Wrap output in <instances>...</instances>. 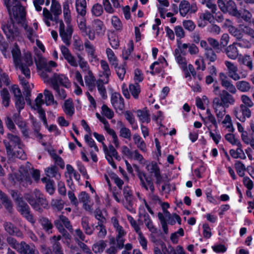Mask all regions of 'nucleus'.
<instances>
[{
  "label": "nucleus",
  "mask_w": 254,
  "mask_h": 254,
  "mask_svg": "<svg viewBox=\"0 0 254 254\" xmlns=\"http://www.w3.org/2000/svg\"><path fill=\"white\" fill-rule=\"evenodd\" d=\"M5 3L9 14V19L6 22L2 23L1 29L6 38L13 40L19 37L20 31L14 24V20L19 24L18 20L21 18V11H23V6L19 1H15V5L10 8L9 1L5 0Z\"/></svg>",
  "instance_id": "f257e3e1"
},
{
  "label": "nucleus",
  "mask_w": 254,
  "mask_h": 254,
  "mask_svg": "<svg viewBox=\"0 0 254 254\" xmlns=\"http://www.w3.org/2000/svg\"><path fill=\"white\" fill-rule=\"evenodd\" d=\"M235 102L234 97L225 90H222L219 97L213 99L212 107L218 122H220L225 115L226 108L234 105Z\"/></svg>",
  "instance_id": "f03ea898"
},
{
  "label": "nucleus",
  "mask_w": 254,
  "mask_h": 254,
  "mask_svg": "<svg viewBox=\"0 0 254 254\" xmlns=\"http://www.w3.org/2000/svg\"><path fill=\"white\" fill-rule=\"evenodd\" d=\"M13 62L16 68L20 70L27 79L30 78V70L29 67L32 65L31 56L26 54L21 59L20 48L17 43H15L11 50Z\"/></svg>",
  "instance_id": "7ed1b4c3"
},
{
  "label": "nucleus",
  "mask_w": 254,
  "mask_h": 254,
  "mask_svg": "<svg viewBox=\"0 0 254 254\" xmlns=\"http://www.w3.org/2000/svg\"><path fill=\"white\" fill-rule=\"evenodd\" d=\"M63 14L64 21L67 25L65 29V26L62 20L59 22V33L64 43L66 45L70 44V41L73 32V29L70 24L71 15L69 5L68 2H65L63 4Z\"/></svg>",
  "instance_id": "20e7f679"
},
{
  "label": "nucleus",
  "mask_w": 254,
  "mask_h": 254,
  "mask_svg": "<svg viewBox=\"0 0 254 254\" xmlns=\"http://www.w3.org/2000/svg\"><path fill=\"white\" fill-rule=\"evenodd\" d=\"M23 197L36 211L42 212V208H45L48 206V201L44 198L43 194L37 189L33 193H24Z\"/></svg>",
  "instance_id": "39448f33"
},
{
  "label": "nucleus",
  "mask_w": 254,
  "mask_h": 254,
  "mask_svg": "<svg viewBox=\"0 0 254 254\" xmlns=\"http://www.w3.org/2000/svg\"><path fill=\"white\" fill-rule=\"evenodd\" d=\"M36 65L38 72L44 79V82L49 83V79L51 77H50L49 73L52 72L53 67L57 66L56 63L52 61L47 63L45 59L39 58L36 62Z\"/></svg>",
  "instance_id": "423d86ee"
},
{
  "label": "nucleus",
  "mask_w": 254,
  "mask_h": 254,
  "mask_svg": "<svg viewBox=\"0 0 254 254\" xmlns=\"http://www.w3.org/2000/svg\"><path fill=\"white\" fill-rule=\"evenodd\" d=\"M17 199V209L23 217L32 224H35L36 220L32 214L30 208L23 198Z\"/></svg>",
  "instance_id": "0eeeda50"
},
{
  "label": "nucleus",
  "mask_w": 254,
  "mask_h": 254,
  "mask_svg": "<svg viewBox=\"0 0 254 254\" xmlns=\"http://www.w3.org/2000/svg\"><path fill=\"white\" fill-rule=\"evenodd\" d=\"M7 139L3 140L7 155H11L12 151L16 149L18 146H23V144L19 138L16 135L10 133L7 134Z\"/></svg>",
  "instance_id": "6e6552de"
},
{
  "label": "nucleus",
  "mask_w": 254,
  "mask_h": 254,
  "mask_svg": "<svg viewBox=\"0 0 254 254\" xmlns=\"http://www.w3.org/2000/svg\"><path fill=\"white\" fill-rule=\"evenodd\" d=\"M123 192L125 199L123 202L124 206L130 212L135 213V210L133 206L134 198L132 190L128 186H126L124 188Z\"/></svg>",
  "instance_id": "1a4fd4ad"
},
{
  "label": "nucleus",
  "mask_w": 254,
  "mask_h": 254,
  "mask_svg": "<svg viewBox=\"0 0 254 254\" xmlns=\"http://www.w3.org/2000/svg\"><path fill=\"white\" fill-rule=\"evenodd\" d=\"M49 83H51L52 87L64 86L66 88L70 87V82L68 78L64 74H59L55 73L49 79Z\"/></svg>",
  "instance_id": "9d476101"
},
{
  "label": "nucleus",
  "mask_w": 254,
  "mask_h": 254,
  "mask_svg": "<svg viewBox=\"0 0 254 254\" xmlns=\"http://www.w3.org/2000/svg\"><path fill=\"white\" fill-rule=\"evenodd\" d=\"M26 12L24 7L23 11H21V18L18 20L19 24L21 25L26 31V34L28 39L32 42H34L36 37V32L30 27H28L25 18Z\"/></svg>",
  "instance_id": "9b49d317"
},
{
  "label": "nucleus",
  "mask_w": 254,
  "mask_h": 254,
  "mask_svg": "<svg viewBox=\"0 0 254 254\" xmlns=\"http://www.w3.org/2000/svg\"><path fill=\"white\" fill-rule=\"evenodd\" d=\"M233 113L235 117L241 122H244L246 118L251 116V111L250 109L244 105H240L239 107L234 109Z\"/></svg>",
  "instance_id": "f8f14e48"
},
{
  "label": "nucleus",
  "mask_w": 254,
  "mask_h": 254,
  "mask_svg": "<svg viewBox=\"0 0 254 254\" xmlns=\"http://www.w3.org/2000/svg\"><path fill=\"white\" fill-rule=\"evenodd\" d=\"M219 77L222 86L225 88L224 90L233 94L237 93L235 86L233 84L226 73L222 72H220L219 74Z\"/></svg>",
  "instance_id": "ddd939ff"
},
{
  "label": "nucleus",
  "mask_w": 254,
  "mask_h": 254,
  "mask_svg": "<svg viewBox=\"0 0 254 254\" xmlns=\"http://www.w3.org/2000/svg\"><path fill=\"white\" fill-rule=\"evenodd\" d=\"M137 176L140 180L142 187L144 188L146 190H148L149 188L151 192H155V187L151 178L147 176L146 174L142 171H139Z\"/></svg>",
  "instance_id": "4468645a"
},
{
  "label": "nucleus",
  "mask_w": 254,
  "mask_h": 254,
  "mask_svg": "<svg viewBox=\"0 0 254 254\" xmlns=\"http://www.w3.org/2000/svg\"><path fill=\"white\" fill-rule=\"evenodd\" d=\"M224 64L227 69V76L235 81L239 80L241 76L238 73L237 65L229 61H225Z\"/></svg>",
  "instance_id": "2eb2a0df"
},
{
  "label": "nucleus",
  "mask_w": 254,
  "mask_h": 254,
  "mask_svg": "<svg viewBox=\"0 0 254 254\" xmlns=\"http://www.w3.org/2000/svg\"><path fill=\"white\" fill-rule=\"evenodd\" d=\"M77 57L78 59V62L76 61L75 57L71 54L68 57H65V59L68 62V63L72 66L77 67L79 64L80 68L82 69H86L87 67V62L84 60L80 54H77Z\"/></svg>",
  "instance_id": "dca6fc26"
},
{
  "label": "nucleus",
  "mask_w": 254,
  "mask_h": 254,
  "mask_svg": "<svg viewBox=\"0 0 254 254\" xmlns=\"http://www.w3.org/2000/svg\"><path fill=\"white\" fill-rule=\"evenodd\" d=\"M111 102L116 112L123 111L125 108L124 100L120 93H113L111 96Z\"/></svg>",
  "instance_id": "f3484780"
},
{
  "label": "nucleus",
  "mask_w": 254,
  "mask_h": 254,
  "mask_svg": "<svg viewBox=\"0 0 254 254\" xmlns=\"http://www.w3.org/2000/svg\"><path fill=\"white\" fill-rule=\"evenodd\" d=\"M92 29L98 36L104 35L106 29L103 22L99 19H95L92 22Z\"/></svg>",
  "instance_id": "a211bd4d"
},
{
  "label": "nucleus",
  "mask_w": 254,
  "mask_h": 254,
  "mask_svg": "<svg viewBox=\"0 0 254 254\" xmlns=\"http://www.w3.org/2000/svg\"><path fill=\"white\" fill-rule=\"evenodd\" d=\"M4 230L9 235L16 236L18 237H21L23 235L22 233L18 228L14 226V225L9 222H5L3 224Z\"/></svg>",
  "instance_id": "6ab92c4d"
},
{
  "label": "nucleus",
  "mask_w": 254,
  "mask_h": 254,
  "mask_svg": "<svg viewBox=\"0 0 254 254\" xmlns=\"http://www.w3.org/2000/svg\"><path fill=\"white\" fill-rule=\"evenodd\" d=\"M226 13H229L230 15L237 18H240L241 13L238 10L236 4L232 0L227 1Z\"/></svg>",
  "instance_id": "aec40b11"
},
{
  "label": "nucleus",
  "mask_w": 254,
  "mask_h": 254,
  "mask_svg": "<svg viewBox=\"0 0 254 254\" xmlns=\"http://www.w3.org/2000/svg\"><path fill=\"white\" fill-rule=\"evenodd\" d=\"M55 225L57 224L63 225L64 227L66 228L70 232H73L72 226L69 219L63 215H59L58 218L54 221Z\"/></svg>",
  "instance_id": "412c9836"
},
{
  "label": "nucleus",
  "mask_w": 254,
  "mask_h": 254,
  "mask_svg": "<svg viewBox=\"0 0 254 254\" xmlns=\"http://www.w3.org/2000/svg\"><path fill=\"white\" fill-rule=\"evenodd\" d=\"M139 216L143 217L145 225L151 233L153 234L157 233V229L154 226L153 222L147 213L144 212L143 214L140 213Z\"/></svg>",
  "instance_id": "4be33fe9"
},
{
  "label": "nucleus",
  "mask_w": 254,
  "mask_h": 254,
  "mask_svg": "<svg viewBox=\"0 0 254 254\" xmlns=\"http://www.w3.org/2000/svg\"><path fill=\"white\" fill-rule=\"evenodd\" d=\"M18 252L21 254H39L34 245H29L24 242H21V247Z\"/></svg>",
  "instance_id": "5701e85b"
},
{
  "label": "nucleus",
  "mask_w": 254,
  "mask_h": 254,
  "mask_svg": "<svg viewBox=\"0 0 254 254\" xmlns=\"http://www.w3.org/2000/svg\"><path fill=\"white\" fill-rule=\"evenodd\" d=\"M238 62L240 65L246 66L249 71H252L253 70L254 65L253 59L250 55H244L243 56L239 58Z\"/></svg>",
  "instance_id": "b1692460"
},
{
  "label": "nucleus",
  "mask_w": 254,
  "mask_h": 254,
  "mask_svg": "<svg viewBox=\"0 0 254 254\" xmlns=\"http://www.w3.org/2000/svg\"><path fill=\"white\" fill-rule=\"evenodd\" d=\"M100 63L102 70V74L100 76L101 77H105V82L108 83L109 81V77L111 75V71L109 64L107 62L104 60H101Z\"/></svg>",
  "instance_id": "393cba45"
},
{
  "label": "nucleus",
  "mask_w": 254,
  "mask_h": 254,
  "mask_svg": "<svg viewBox=\"0 0 254 254\" xmlns=\"http://www.w3.org/2000/svg\"><path fill=\"white\" fill-rule=\"evenodd\" d=\"M235 44L230 45L225 49L227 56L230 59L236 60L239 56V51Z\"/></svg>",
  "instance_id": "a878e982"
},
{
  "label": "nucleus",
  "mask_w": 254,
  "mask_h": 254,
  "mask_svg": "<svg viewBox=\"0 0 254 254\" xmlns=\"http://www.w3.org/2000/svg\"><path fill=\"white\" fill-rule=\"evenodd\" d=\"M11 155H7L9 159L17 158L22 160L26 158V155L22 149V146H18L16 149L12 151Z\"/></svg>",
  "instance_id": "bb28decb"
},
{
  "label": "nucleus",
  "mask_w": 254,
  "mask_h": 254,
  "mask_svg": "<svg viewBox=\"0 0 254 254\" xmlns=\"http://www.w3.org/2000/svg\"><path fill=\"white\" fill-rule=\"evenodd\" d=\"M39 222L43 229L48 233H52V229L53 228V224L51 220L44 217L39 218Z\"/></svg>",
  "instance_id": "cd10ccee"
},
{
  "label": "nucleus",
  "mask_w": 254,
  "mask_h": 254,
  "mask_svg": "<svg viewBox=\"0 0 254 254\" xmlns=\"http://www.w3.org/2000/svg\"><path fill=\"white\" fill-rule=\"evenodd\" d=\"M64 111L67 115L72 116L74 113V107L71 99L66 100L63 107Z\"/></svg>",
  "instance_id": "c85d7f7f"
},
{
  "label": "nucleus",
  "mask_w": 254,
  "mask_h": 254,
  "mask_svg": "<svg viewBox=\"0 0 254 254\" xmlns=\"http://www.w3.org/2000/svg\"><path fill=\"white\" fill-rule=\"evenodd\" d=\"M236 90L238 89L241 92H248L251 89L250 83L246 80H238L235 84Z\"/></svg>",
  "instance_id": "c756f323"
},
{
  "label": "nucleus",
  "mask_w": 254,
  "mask_h": 254,
  "mask_svg": "<svg viewBox=\"0 0 254 254\" xmlns=\"http://www.w3.org/2000/svg\"><path fill=\"white\" fill-rule=\"evenodd\" d=\"M205 59L211 63H214L217 60V55L212 48H210L204 51Z\"/></svg>",
  "instance_id": "7c9ffc66"
},
{
  "label": "nucleus",
  "mask_w": 254,
  "mask_h": 254,
  "mask_svg": "<svg viewBox=\"0 0 254 254\" xmlns=\"http://www.w3.org/2000/svg\"><path fill=\"white\" fill-rule=\"evenodd\" d=\"M133 139L134 144L139 149L143 152L146 151V144L138 134L135 133L133 136Z\"/></svg>",
  "instance_id": "2f4dec72"
},
{
  "label": "nucleus",
  "mask_w": 254,
  "mask_h": 254,
  "mask_svg": "<svg viewBox=\"0 0 254 254\" xmlns=\"http://www.w3.org/2000/svg\"><path fill=\"white\" fill-rule=\"evenodd\" d=\"M145 168L151 175H153L154 176L161 173L159 166L157 163L154 161L147 164Z\"/></svg>",
  "instance_id": "473e14b6"
},
{
  "label": "nucleus",
  "mask_w": 254,
  "mask_h": 254,
  "mask_svg": "<svg viewBox=\"0 0 254 254\" xmlns=\"http://www.w3.org/2000/svg\"><path fill=\"white\" fill-rule=\"evenodd\" d=\"M46 175L50 178H55L59 180L61 178V175L58 172V168L55 166H51L45 170Z\"/></svg>",
  "instance_id": "72a5a7b5"
},
{
  "label": "nucleus",
  "mask_w": 254,
  "mask_h": 254,
  "mask_svg": "<svg viewBox=\"0 0 254 254\" xmlns=\"http://www.w3.org/2000/svg\"><path fill=\"white\" fill-rule=\"evenodd\" d=\"M84 80L86 85L90 91H92L95 87V79L91 71H89L88 75L84 77Z\"/></svg>",
  "instance_id": "f704fd0d"
},
{
  "label": "nucleus",
  "mask_w": 254,
  "mask_h": 254,
  "mask_svg": "<svg viewBox=\"0 0 254 254\" xmlns=\"http://www.w3.org/2000/svg\"><path fill=\"white\" fill-rule=\"evenodd\" d=\"M2 104L5 107H8L10 101V96L6 88L2 89L0 92Z\"/></svg>",
  "instance_id": "c9c22d12"
},
{
  "label": "nucleus",
  "mask_w": 254,
  "mask_h": 254,
  "mask_svg": "<svg viewBox=\"0 0 254 254\" xmlns=\"http://www.w3.org/2000/svg\"><path fill=\"white\" fill-rule=\"evenodd\" d=\"M118 124L121 126L120 136L121 137L130 140L131 136V131L129 128L126 127L121 121H119Z\"/></svg>",
  "instance_id": "e433bc0d"
},
{
  "label": "nucleus",
  "mask_w": 254,
  "mask_h": 254,
  "mask_svg": "<svg viewBox=\"0 0 254 254\" xmlns=\"http://www.w3.org/2000/svg\"><path fill=\"white\" fill-rule=\"evenodd\" d=\"M104 128L107 132L112 137L113 142L116 147L118 148L120 146V143L116 132L110 127L109 123L104 126Z\"/></svg>",
  "instance_id": "4c0bfd02"
},
{
  "label": "nucleus",
  "mask_w": 254,
  "mask_h": 254,
  "mask_svg": "<svg viewBox=\"0 0 254 254\" xmlns=\"http://www.w3.org/2000/svg\"><path fill=\"white\" fill-rule=\"evenodd\" d=\"M0 198L1 200L2 203L4 207L9 212H11L12 209V204L11 200L7 196L0 190Z\"/></svg>",
  "instance_id": "58836bf2"
},
{
  "label": "nucleus",
  "mask_w": 254,
  "mask_h": 254,
  "mask_svg": "<svg viewBox=\"0 0 254 254\" xmlns=\"http://www.w3.org/2000/svg\"><path fill=\"white\" fill-rule=\"evenodd\" d=\"M84 45L87 54L92 58L95 59L96 56L95 55V49L94 46L88 39L85 40Z\"/></svg>",
  "instance_id": "ea45409f"
},
{
  "label": "nucleus",
  "mask_w": 254,
  "mask_h": 254,
  "mask_svg": "<svg viewBox=\"0 0 254 254\" xmlns=\"http://www.w3.org/2000/svg\"><path fill=\"white\" fill-rule=\"evenodd\" d=\"M51 11L55 16H59L62 13L61 6L60 3L56 0H52V4L51 6Z\"/></svg>",
  "instance_id": "a19ab883"
},
{
  "label": "nucleus",
  "mask_w": 254,
  "mask_h": 254,
  "mask_svg": "<svg viewBox=\"0 0 254 254\" xmlns=\"http://www.w3.org/2000/svg\"><path fill=\"white\" fill-rule=\"evenodd\" d=\"M190 10V3L187 0H183L179 4V11L180 14L184 17Z\"/></svg>",
  "instance_id": "79ce46f5"
},
{
  "label": "nucleus",
  "mask_w": 254,
  "mask_h": 254,
  "mask_svg": "<svg viewBox=\"0 0 254 254\" xmlns=\"http://www.w3.org/2000/svg\"><path fill=\"white\" fill-rule=\"evenodd\" d=\"M106 246V242L103 240H100L93 244L92 250L96 254L101 253L103 252Z\"/></svg>",
  "instance_id": "37998d69"
},
{
  "label": "nucleus",
  "mask_w": 254,
  "mask_h": 254,
  "mask_svg": "<svg viewBox=\"0 0 254 254\" xmlns=\"http://www.w3.org/2000/svg\"><path fill=\"white\" fill-rule=\"evenodd\" d=\"M129 90L134 99H137L138 98V95L141 90L140 85L137 83L130 84L129 85Z\"/></svg>",
  "instance_id": "c03bdc74"
},
{
  "label": "nucleus",
  "mask_w": 254,
  "mask_h": 254,
  "mask_svg": "<svg viewBox=\"0 0 254 254\" xmlns=\"http://www.w3.org/2000/svg\"><path fill=\"white\" fill-rule=\"evenodd\" d=\"M95 218L98 220L97 225L104 224L106 223V219L103 216L101 210L97 208L94 212Z\"/></svg>",
  "instance_id": "a18cd8bd"
},
{
  "label": "nucleus",
  "mask_w": 254,
  "mask_h": 254,
  "mask_svg": "<svg viewBox=\"0 0 254 254\" xmlns=\"http://www.w3.org/2000/svg\"><path fill=\"white\" fill-rule=\"evenodd\" d=\"M44 94L45 96V103L47 105L49 106L55 103L54 96L51 91L48 89H45Z\"/></svg>",
  "instance_id": "49530a36"
},
{
  "label": "nucleus",
  "mask_w": 254,
  "mask_h": 254,
  "mask_svg": "<svg viewBox=\"0 0 254 254\" xmlns=\"http://www.w3.org/2000/svg\"><path fill=\"white\" fill-rule=\"evenodd\" d=\"M137 116L139 118L140 121L143 123H149L150 119L149 115L146 111L138 110L136 112Z\"/></svg>",
  "instance_id": "de8ad7c7"
},
{
  "label": "nucleus",
  "mask_w": 254,
  "mask_h": 254,
  "mask_svg": "<svg viewBox=\"0 0 254 254\" xmlns=\"http://www.w3.org/2000/svg\"><path fill=\"white\" fill-rule=\"evenodd\" d=\"M228 31L232 36L236 38L237 41L244 37L242 31L234 26H230Z\"/></svg>",
  "instance_id": "09e8293b"
},
{
  "label": "nucleus",
  "mask_w": 254,
  "mask_h": 254,
  "mask_svg": "<svg viewBox=\"0 0 254 254\" xmlns=\"http://www.w3.org/2000/svg\"><path fill=\"white\" fill-rule=\"evenodd\" d=\"M106 53L108 59V60L112 65L118 64L117 58L116 57L113 51L110 48H107Z\"/></svg>",
  "instance_id": "8fccbe9b"
},
{
  "label": "nucleus",
  "mask_w": 254,
  "mask_h": 254,
  "mask_svg": "<svg viewBox=\"0 0 254 254\" xmlns=\"http://www.w3.org/2000/svg\"><path fill=\"white\" fill-rule=\"evenodd\" d=\"M127 220L129 222L131 227L134 229L136 233L138 234H140V233L142 232L140 231V228L137 223L136 220H135L133 218L129 215H127Z\"/></svg>",
  "instance_id": "3c124183"
},
{
  "label": "nucleus",
  "mask_w": 254,
  "mask_h": 254,
  "mask_svg": "<svg viewBox=\"0 0 254 254\" xmlns=\"http://www.w3.org/2000/svg\"><path fill=\"white\" fill-rule=\"evenodd\" d=\"M207 41L209 46L213 49H215L217 53L219 52L218 50H221L220 44L217 40L211 37H208L207 39Z\"/></svg>",
  "instance_id": "603ef678"
},
{
  "label": "nucleus",
  "mask_w": 254,
  "mask_h": 254,
  "mask_svg": "<svg viewBox=\"0 0 254 254\" xmlns=\"http://www.w3.org/2000/svg\"><path fill=\"white\" fill-rule=\"evenodd\" d=\"M7 243L13 249L16 250L17 252L21 247V242L19 244L17 241L11 237H8L6 239Z\"/></svg>",
  "instance_id": "864d4df0"
},
{
  "label": "nucleus",
  "mask_w": 254,
  "mask_h": 254,
  "mask_svg": "<svg viewBox=\"0 0 254 254\" xmlns=\"http://www.w3.org/2000/svg\"><path fill=\"white\" fill-rule=\"evenodd\" d=\"M108 39L111 47L115 49H118L119 46V41L117 36L112 34L111 36H109Z\"/></svg>",
  "instance_id": "5fc2aeb1"
},
{
  "label": "nucleus",
  "mask_w": 254,
  "mask_h": 254,
  "mask_svg": "<svg viewBox=\"0 0 254 254\" xmlns=\"http://www.w3.org/2000/svg\"><path fill=\"white\" fill-rule=\"evenodd\" d=\"M104 84H106L105 82V79H98L97 81V86L98 88V90L100 93V94L102 96H104L106 93V90L105 86H104Z\"/></svg>",
  "instance_id": "6e6d98bb"
},
{
  "label": "nucleus",
  "mask_w": 254,
  "mask_h": 254,
  "mask_svg": "<svg viewBox=\"0 0 254 254\" xmlns=\"http://www.w3.org/2000/svg\"><path fill=\"white\" fill-rule=\"evenodd\" d=\"M91 12L95 16H100L103 12L102 6L99 3L95 4L92 6Z\"/></svg>",
  "instance_id": "4d7b16f0"
},
{
  "label": "nucleus",
  "mask_w": 254,
  "mask_h": 254,
  "mask_svg": "<svg viewBox=\"0 0 254 254\" xmlns=\"http://www.w3.org/2000/svg\"><path fill=\"white\" fill-rule=\"evenodd\" d=\"M51 204L52 206L57 211H60L64 208V203L62 199H52Z\"/></svg>",
  "instance_id": "13d9d810"
},
{
  "label": "nucleus",
  "mask_w": 254,
  "mask_h": 254,
  "mask_svg": "<svg viewBox=\"0 0 254 254\" xmlns=\"http://www.w3.org/2000/svg\"><path fill=\"white\" fill-rule=\"evenodd\" d=\"M95 229L99 230L97 233V237L99 238H103L106 236L107 230L104 224L97 225L95 226Z\"/></svg>",
  "instance_id": "bf43d9fd"
},
{
  "label": "nucleus",
  "mask_w": 254,
  "mask_h": 254,
  "mask_svg": "<svg viewBox=\"0 0 254 254\" xmlns=\"http://www.w3.org/2000/svg\"><path fill=\"white\" fill-rule=\"evenodd\" d=\"M101 109L102 114H104L108 119H111L113 118L114 115L113 111L106 105H103Z\"/></svg>",
  "instance_id": "052dcab7"
},
{
  "label": "nucleus",
  "mask_w": 254,
  "mask_h": 254,
  "mask_svg": "<svg viewBox=\"0 0 254 254\" xmlns=\"http://www.w3.org/2000/svg\"><path fill=\"white\" fill-rule=\"evenodd\" d=\"M8 47V43L5 41L2 35L0 33V50L4 56H5Z\"/></svg>",
  "instance_id": "680f3d73"
},
{
  "label": "nucleus",
  "mask_w": 254,
  "mask_h": 254,
  "mask_svg": "<svg viewBox=\"0 0 254 254\" xmlns=\"http://www.w3.org/2000/svg\"><path fill=\"white\" fill-rule=\"evenodd\" d=\"M105 155H109L110 156L114 157L116 159L119 160L120 157L118 154L117 151L116 150L115 147L112 145H109V148L108 152H106Z\"/></svg>",
  "instance_id": "e2e57ef3"
},
{
  "label": "nucleus",
  "mask_w": 254,
  "mask_h": 254,
  "mask_svg": "<svg viewBox=\"0 0 254 254\" xmlns=\"http://www.w3.org/2000/svg\"><path fill=\"white\" fill-rule=\"evenodd\" d=\"M112 26L117 30H120L122 28V24L120 19L116 16H112L111 18Z\"/></svg>",
  "instance_id": "0e129e2a"
},
{
  "label": "nucleus",
  "mask_w": 254,
  "mask_h": 254,
  "mask_svg": "<svg viewBox=\"0 0 254 254\" xmlns=\"http://www.w3.org/2000/svg\"><path fill=\"white\" fill-rule=\"evenodd\" d=\"M15 107L18 111L20 112L24 108L25 102L23 96L15 98Z\"/></svg>",
  "instance_id": "69168bd1"
},
{
  "label": "nucleus",
  "mask_w": 254,
  "mask_h": 254,
  "mask_svg": "<svg viewBox=\"0 0 254 254\" xmlns=\"http://www.w3.org/2000/svg\"><path fill=\"white\" fill-rule=\"evenodd\" d=\"M241 100L243 103L242 105H246L249 108L253 107L254 105V103L251 98L246 95H241Z\"/></svg>",
  "instance_id": "338daca9"
},
{
  "label": "nucleus",
  "mask_w": 254,
  "mask_h": 254,
  "mask_svg": "<svg viewBox=\"0 0 254 254\" xmlns=\"http://www.w3.org/2000/svg\"><path fill=\"white\" fill-rule=\"evenodd\" d=\"M183 25L186 30L190 32L193 31L195 28V24L190 20H184Z\"/></svg>",
  "instance_id": "774afa93"
}]
</instances>
